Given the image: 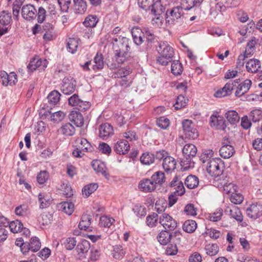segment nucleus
I'll return each mask as SVG.
<instances>
[{"label":"nucleus","instance_id":"obj_1","mask_svg":"<svg viewBox=\"0 0 262 262\" xmlns=\"http://www.w3.org/2000/svg\"><path fill=\"white\" fill-rule=\"evenodd\" d=\"M112 42L116 61L119 64L123 63L128 57L131 41L126 37L119 36L113 38Z\"/></svg>","mask_w":262,"mask_h":262},{"label":"nucleus","instance_id":"obj_2","mask_svg":"<svg viewBox=\"0 0 262 262\" xmlns=\"http://www.w3.org/2000/svg\"><path fill=\"white\" fill-rule=\"evenodd\" d=\"M157 50L159 54L157 59L158 63L161 65L166 66L171 61L174 55V51L173 48L167 42H159Z\"/></svg>","mask_w":262,"mask_h":262},{"label":"nucleus","instance_id":"obj_3","mask_svg":"<svg viewBox=\"0 0 262 262\" xmlns=\"http://www.w3.org/2000/svg\"><path fill=\"white\" fill-rule=\"evenodd\" d=\"M75 149L73 151V155L76 158H82L83 152H92L94 147L85 138L78 137L74 142Z\"/></svg>","mask_w":262,"mask_h":262},{"label":"nucleus","instance_id":"obj_4","mask_svg":"<svg viewBox=\"0 0 262 262\" xmlns=\"http://www.w3.org/2000/svg\"><path fill=\"white\" fill-rule=\"evenodd\" d=\"M223 163L220 158L211 159L208 163L207 171L212 177H218L223 172Z\"/></svg>","mask_w":262,"mask_h":262},{"label":"nucleus","instance_id":"obj_5","mask_svg":"<svg viewBox=\"0 0 262 262\" xmlns=\"http://www.w3.org/2000/svg\"><path fill=\"white\" fill-rule=\"evenodd\" d=\"M159 223L167 230H173L178 225L177 221L171 215L163 213L159 216Z\"/></svg>","mask_w":262,"mask_h":262},{"label":"nucleus","instance_id":"obj_6","mask_svg":"<svg viewBox=\"0 0 262 262\" xmlns=\"http://www.w3.org/2000/svg\"><path fill=\"white\" fill-rule=\"evenodd\" d=\"M183 8L178 6L168 10L166 13V21L169 24H173L181 18Z\"/></svg>","mask_w":262,"mask_h":262},{"label":"nucleus","instance_id":"obj_7","mask_svg":"<svg viewBox=\"0 0 262 262\" xmlns=\"http://www.w3.org/2000/svg\"><path fill=\"white\" fill-rule=\"evenodd\" d=\"M21 13L24 19L30 21L36 17L37 10L34 5L30 4H26L22 7Z\"/></svg>","mask_w":262,"mask_h":262},{"label":"nucleus","instance_id":"obj_8","mask_svg":"<svg viewBox=\"0 0 262 262\" xmlns=\"http://www.w3.org/2000/svg\"><path fill=\"white\" fill-rule=\"evenodd\" d=\"M210 123L211 126L219 130H224L226 127L224 117L219 115L218 113H215L210 116Z\"/></svg>","mask_w":262,"mask_h":262},{"label":"nucleus","instance_id":"obj_9","mask_svg":"<svg viewBox=\"0 0 262 262\" xmlns=\"http://www.w3.org/2000/svg\"><path fill=\"white\" fill-rule=\"evenodd\" d=\"M183 130L186 137L194 139L198 136V133L194 128L192 122L190 120H185L182 122Z\"/></svg>","mask_w":262,"mask_h":262},{"label":"nucleus","instance_id":"obj_10","mask_svg":"<svg viewBox=\"0 0 262 262\" xmlns=\"http://www.w3.org/2000/svg\"><path fill=\"white\" fill-rule=\"evenodd\" d=\"M246 213L248 217L256 219L262 216V204L260 203L252 204L246 209Z\"/></svg>","mask_w":262,"mask_h":262},{"label":"nucleus","instance_id":"obj_11","mask_svg":"<svg viewBox=\"0 0 262 262\" xmlns=\"http://www.w3.org/2000/svg\"><path fill=\"white\" fill-rule=\"evenodd\" d=\"M16 77L17 75L14 72L8 74L4 71H0V81L4 86L15 84L17 81Z\"/></svg>","mask_w":262,"mask_h":262},{"label":"nucleus","instance_id":"obj_12","mask_svg":"<svg viewBox=\"0 0 262 262\" xmlns=\"http://www.w3.org/2000/svg\"><path fill=\"white\" fill-rule=\"evenodd\" d=\"M76 82L73 78H64L62 81L61 90L66 95H70L75 91Z\"/></svg>","mask_w":262,"mask_h":262},{"label":"nucleus","instance_id":"obj_13","mask_svg":"<svg viewBox=\"0 0 262 262\" xmlns=\"http://www.w3.org/2000/svg\"><path fill=\"white\" fill-rule=\"evenodd\" d=\"M197 148L192 144H187L183 148V154L187 162H190L191 159L195 156Z\"/></svg>","mask_w":262,"mask_h":262},{"label":"nucleus","instance_id":"obj_14","mask_svg":"<svg viewBox=\"0 0 262 262\" xmlns=\"http://www.w3.org/2000/svg\"><path fill=\"white\" fill-rule=\"evenodd\" d=\"M227 141L224 140L223 145L219 150L220 156L224 159H229L231 157L235 152L234 147L227 144Z\"/></svg>","mask_w":262,"mask_h":262},{"label":"nucleus","instance_id":"obj_15","mask_svg":"<svg viewBox=\"0 0 262 262\" xmlns=\"http://www.w3.org/2000/svg\"><path fill=\"white\" fill-rule=\"evenodd\" d=\"M99 137L103 140L106 139L114 134L112 126L107 123L102 124L99 128Z\"/></svg>","mask_w":262,"mask_h":262},{"label":"nucleus","instance_id":"obj_16","mask_svg":"<svg viewBox=\"0 0 262 262\" xmlns=\"http://www.w3.org/2000/svg\"><path fill=\"white\" fill-rule=\"evenodd\" d=\"M139 188L145 192H150L154 191L156 187L151 179H144L139 183Z\"/></svg>","mask_w":262,"mask_h":262},{"label":"nucleus","instance_id":"obj_17","mask_svg":"<svg viewBox=\"0 0 262 262\" xmlns=\"http://www.w3.org/2000/svg\"><path fill=\"white\" fill-rule=\"evenodd\" d=\"M48 61L47 60H41L38 57H35L29 63L27 68L31 71H33L37 68L41 67L42 69H45L47 67Z\"/></svg>","mask_w":262,"mask_h":262},{"label":"nucleus","instance_id":"obj_18","mask_svg":"<svg viewBox=\"0 0 262 262\" xmlns=\"http://www.w3.org/2000/svg\"><path fill=\"white\" fill-rule=\"evenodd\" d=\"M130 148L128 141L121 140L115 143L114 149L116 153L119 155L126 154Z\"/></svg>","mask_w":262,"mask_h":262},{"label":"nucleus","instance_id":"obj_19","mask_svg":"<svg viewBox=\"0 0 262 262\" xmlns=\"http://www.w3.org/2000/svg\"><path fill=\"white\" fill-rule=\"evenodd\" d=\"M261 67L260 61L257 59H250L246 63V69L248 72L256 73Z\"/></svg>","mask_w":262,"mask_h":262},{"label":"nucleus","instance_id":"obj_20","mask_svg":"<svg viewBox=\"0 0 262 262\" xmlns=\"http://www.w3.org/2000/svg\"><path fill=\"white\" fill-rule=\"evenodd\" d=\"M176 165L177 162L172 157L168 156L164 158L162 166L164 170L167 172H170L174 170Z\"/></svg>","mask_w":262,"mask_h":262},{"label":"nucleus","instance_id":"obj_21","mask_svg":"<svg viewBox=\"0 0 262 262\" xmlns=\"http://www.w3.org/2000/svg\"><path fill=\"white\" fill-rule=\"evenodd\" d=\"M233 87V83L229 82L223 88L217 91L214 93V96L215 97L221 98L229 95L231 94Z\"/></svg>","mask_w":262,"mask_h":262},{"label":"nucleus","instance_id":"obj_22","mask_svg":"<svg viewBox=\"0 0 262 262\" xmlns=\"http://www.w3.org/2000/svg\"><path fill=\"white\" fill-rule=\"evenodd\" d=\"M225 212L231 217L237 221L241 222L243 220L242 214L239 208L235 206L231 205V206H228L225 210Z\"/></svg>","mask_w":262,"mask_h":262},{"label":"nucleus","instance_id":"obj_23","mask_svg":"<svg viewBox=\"0 0 262 262\" xmlns=\"http://www.w3.org/2000/svg\"><path fill=\"white\" fill-rule=\"evenodd\" d=\"M90 249V244L85 239L82 240L80 243H78L76 247L77 253L80 257H85V254Z\"/></svg>","mask_w":262,"mask_h":262},{"label":"nucleus","instance_id":"obj_24","mask_svg":"<svg viewBox=\"0 0 262 262\" xmlns=\"http://www.w3.org/2000/svg\"><path fill=\"white\" fill-rule=\"evenodd\" d=\"M252 82L249 79L245 80L243 83L239 84L237 87L235 95L236 97H241L246 93L251 86Z\"/></svg>","mask_w":262,"mask_h":262},{"label":"nucleus","instance_id":"obj_25","mask_svg":"<svg viewBox=\"0 0 262 262\" xmlns=\"http://www.w3.org/2000/svg\"><path fill=\"white\" fill-rule=\"evenodd\" d=\"M69 119L77 127H81L84 124L83 117L79 112L72 111L69 114Z\"/></svg>","mask_w":262,"mask_h":262},{"label":"nucleus","instance_id":"obj_26","mask_svg":"<svg viewBox=\"0 0 262 262\" xmlns=\"http://www.w3.org/2000/svg\"><path fill=\"white\" fill-rule=\"evenodd\" d=\"M92 166L95 171L101 173L106 178H108L106 168L104 163L98 160L93 161L92 163Z\"/></svg>","mask_w":262,"mask_h":262},{"label":"nucleus","instance_id":"obj_27","mask_svg":"<svg viewBox=\"0 0 262 262\" xmlns=\"http://www.w3.org/2000/svg\"><path fill=\"white\" fill-rule=\"evenodd\" d=\"M172 237L171 234L166 230H163L157 236L158 242L163 245H167Z\"/></svg>","mask_w":262,"mask_h":262},{"label":"nucleus","instance_id":"obj_28","mask_svg":"<svg viewBox=\"0 0 262 262\" xmlns=\"http://www.w3.org/2000/svg\"><path fill=\"white\" fill-rule=\"evenodd\" d=\"M104 65L102 55L97 53L94 59V64L92 67V69L95 71L101 70L103 68Z\"/></svg>","mask_w":262,"mask_h":262},{"label":"nucleus","instance_id":"obj_29","mask_svg":"<svg viewBox=\"0 0 262 262\" xmlns=\"http://www.w3.org/2000/svg\"><path fill=\"white\" fill-rule=\"evenodd\" d=\"M134 41L135 44L139 46L142 43L143 32L138 28H134L132 31Z\"/></svg>","mask_w":262,"mask_h":262},{"label":"nucleus","instance_id":"obj_30","mask_svg":"<svg viewBox=\"0 0 262 262\" xmlns=\"http://www.w3.org/2000/svg\"><path fill=\"white\" fill-rule=\"evenodd\" d=\"M199 183L198 178L194 175H189L185 179V184L189 189H194Z\"/></svg>","mask_w":262,"mask_h":262},{"label":"nucleus","instance_id":"obj_31","mask_svg":"<svg viewBox=\"0 0 262 262\" xmlns=\"http://www.w3.org/2000/svg\"><path fill=\"white\" fill-rule=\"evenodd\" d=\"M126 253L125 250L121 245H115L113 247L112 254L115 259H121Z\"/></svg>","mask_w":262,"mask_h":262},{"label":"nucleus","instance_id":"obj_32","mask_svg":"<svg viewBox=\"0 0 262 262\" xmlns=\"http://www.w3.org/2000/svg\"><path fill=\"white\" fill-rule=\"evenodd\" d=\"M91 221L92 217L90 215L83 214L79 224V228L81 230H87L91 225Z\"/></svg>","mask_w":262,"mask_h":262},{"label":"nucleus","instance_id":"obj_33","mask_svg":"<svg viewBox=\"0 0 262 262\" xmlns=\"http://www.w3.org/2000/svg\"><path fill=\"white\" fill-rule=\"evenodd\" d=\"M79 39L78 38H70L67 40L68 51L72 54L75 53L79 46Z\"/></svg>","mask_w":262,"mask_h":262},{"label":"nucleus","instance_id":"obj_34","mask_svg":"<svg viewBox=\"0 0 262 262\" xmlns=\"http://www.w3.org/2000/svg\"><path fill=\"white\" fill-rule=\"evenodd\" d=\"M53 219L52 214L49 212L44 211L37 218V220L43 225H48Z\"/></svg>","mask_w":262,"mask_h":262},{"label":"nucleus","instance_id":"obj_35","mask_svg":"<svg viewBox=\"0 0 262 262\" xmlns=\"http://www.w3.org/2000/svg\"><path fill=\"white\" fill-rule=\"evenodd\" d=\"M12 21L11 13L7 11H3L0 13V25L8 26Z\"/></svg>","mask_w":262,"mask_h":262},{"label":"nucleus","instance_id":"obj_36","mask_svg":"<svg viewBox=\"0 0 262 262\" xmlns=\"http://www.w3.org/2000/svg\"><path fill=\"white\" fill-rule=\"evenodd\" d=\"M151 180L155 183L156 187L157 184L162 185L165 181L164 173L162 171L156 172L151 177Z\"/></svg>","mask_w":262,"mask_h":262},{"label":"nucleus","instance_id":"obj_37","mask_svg":"<svg viewBox=\"0 0 262 262\" xmlns=\"http://www.w3.org/2000/svg\"><path fill=\"white\" fill-rule=\"evenodd\" d=\"M182 227L184 231L187 233H192L196 230L197 224L194 221L188 220L184 223Z\"/></svg>","mask_w":262,"mask_h":262},{"label":"nucleus","instance_id":"obj_38","mask_svg":"<svg viewBox=\"0 0 262 262\" xmlns=\"http://www.w3.org/2000/svg\"><path fill=\"white\" fill-rule=\"evenodd\" d=\"M256 43V41L255 38L252 39L247 43L246 49L243 53V54H245L247 58L253 55L255 52V46Z\"/></svg>","mask_w":262,"mask_h":262},{"label":"nucleus","instance_id":"obj_39","mask_svg":"<svg viewBox=\"0 0 262 262\" xmlns=\"http://www.w3.org/2000/svg\"><path fill=\"white\" fill-rule=\"evenodd\" d=\"M225 117L229 123L235 124L238 122L239 117L238 113L234 111H229L225 114Z\"/></svg>","mask_w":262,"mask_h":262},{"label":"nucleus","instance_id":"obj_40","mask_svg":"<svg viewBox=\"0 0 262 262\" xmlns=\"http://www.w3.org/2000/svg\"><path fill=\"white\" fill-rule=\"evenodd\" d=\"M98 185L97 183H91L84 187L82 189V194L88 198L91 194L97 190Z\"/></svg>","mask_w":262,"mask_h":262},{"label":"nucleus","instance_id":"obj_41","mask_svg":"<svg viewBox=\"0 0 262 262\" xmlns=\"http://www.w3.org/2000/svg\"><path fill=\"white\" fill-rule=\"evenodd\" d=\"M9 227L10 231L14 233L19 232L23 229V225L19 220L11 222L9 224Z\"/></svg>","mask_w":262,"mask_h":262},{"label":"nucleus","instance_id":"obj_42","mask_svg":"<svg viewBox=\"0 0 262 262\" xmlns=\"http://www.w3.org/2000/svg\"><path fill=\"white\" fill-rule=\"evenodd\" d=\"M60 209L65 213L71 215L74 210V205L72 202H64L60 204Z\"/></svg>","mask_w":262,"mask_h":262},{"label":"nucleus","instance_id":"obj_43","mask_svg":"<svg viewBox=\"0 0 262 262\" xmlns=\"http://www.w3.org/2000/svg\"><path fill=\"white\" fill-rule=\"evenodd\" d=\"M151 11L155 15H160L163 11L164 8L161 4V2L157 0L154 3H152Z\"/></svg>","mask_w":262,"mask_h":262},{"label":"nucleus","instance_id":"obj_44","mask_svg":"<svg viewBox=\"0 0 262 262\" xmlns=\"http://www.w3.org/2000/svg\"><path fill=\"white\" fill-rule=\"evenodd\" d=\"M155 160L154 155L149 152H145L142 154L140 158L141 162L144 165H150L154 163Z\"/></svg>","mask_w":262,"mask_h":262},{"label":"nucleus","instance_id":"obj_45","mask_svg":"<svg viewBox=\"0 0 262 262\" xmlns=\"http://www.w3.org/2000/svg\"><path fill=\"white\" fill-rule=\"evenodd\" d=\"M60 94L57 91H53L48 96V102L52 105L56 104L60 100Z\"/></svg>","mask_w":262,"mask_h":262},{"label":"nucleus","instance_id":"obj_46","mask_svg":"<svg viewBox=\"0 0 262 262\" xmlns=\"http://www.w3.org/2000/svg\"><path fill=\"white\" fill-rule=\"evenodd\" d=\"M60 132L65 136H72L75 133V128L71 123H68L62 126Z\"/></svg>","mask_w":262,"mask_h":262},{"label":"nucleus","instance_id":"obj_47","mask_svg":"<svg viewBox=\"0 0 262 262\" xmlns=\"http://www.w3.org/2000/svg\"><path fill=\"white\" fill-rule=\"evenodd\" d=\"M98 21V18L97 16L89 15L85 18L83 24L85 27L93 28L96 26Z\"/></svg>","mask_w":262,"mask_h":262},{"label":"nucleus","instance_id":"obj_48","mask_svg":"<svg viewBox=\"0 0 262 262\" xmlns=\"http://www.w3.org/2000/svg\"><path fill=\"white\" fill-rule=\"evenodd\" d=\"M132 73V70L128 68H122L119 69L117 72H115L113 75L115 78H121L126 77Z\"/></svg>","mask_w":262,"mask_h":262},{"label":"nucleus","instance_id":"obj_49","mask_svg":"<svg viewBox=\"0 0 262 262\" xmlns=\"http://www.w3.org/2000/svg\"><path fill=\"white\" fill-rule=\"evenodd\" d=\"M171 70L174 75H180L183 72L182 64L178 60L173 61L171 63Z\"/></svg>","mask_w":262,"mask_h":262},{"label":"nucleus","instance_id":"obj_50","mask_svg":"<svg viewBox=\"0 0 262 262\" xmlns=\"http://www.w3.org/2000/svg\"><path fill=\"white\" fill-rule=\"evenodd\" d=\"M219 246L216 244H209L205 246V250L207 254L214 256L219 252Z\"/></svg>","mask_w":262,"mask_h":262},{"label":"nucleus","instance_id":"obj_51","mask_svg":"<svg viewBox=\"0 0 262 262\" xmlns=\"http://www.w3.org/2000/svg\"><path fill=\"white\" fill-rule=\"evenodd\" d=\"M223 212L222 208H217L213 213L209 214L208 219L210 221L217 222L221 219L223 215Z\"/></svg>","mask_w":262,"mask_h":262},{"label":"nucleus","instance_id":"obj_52","mask_svg":"<svg viewBox=\"0 0 262 262\" xmlns=\"http://www.w3.org/2000/svg\"><path fill=\"white\" fill-rule=\"evenodd\" d=\"M115 220L107 216H102L100 217L99 225L101 227L110 228Z\"/></svg>","mask_w":262,"mask_h":262},{"label":"nucleus","instance_id":"obj_53","mask_svg":"<svg viewBox=\"0 0 262 262\" xmlns=\"http://www.w3.org/2000/svg\"><path fill=\"white\" fill-rule=\"evenodd\" d=\"M29 244L31 247V251L33 252L37 251L41 247L40 242L37 237H32Z\"/></svg>","mask_w":262,"mask_h":262},{"label":"nucleus","instance_id":"obj_54","mask_svg":"<svg viewBox=\"0 0 262 262\" xmlns=\"http://www.w3.org/2000/svg\"><path fill=\"white\" fill-rule=\"evenodd\" d=\"M158 221H159V217L156 213H152L146 217L147 225L150 227L155 226Z\"/></svg>","mask_w":262,"mask_h":262},{"label":"nucleus","instance_id":"obj_55","mask_svg":"<svg viewBox=\"0 0 262 262\" xmlns=\"http://www.w3.org/2000/svg\"><path fill=\"white\" fill-rule=\"evenodd\" d=\"M75 8L77 13L79 14H83L85 13L87 9L86 3L84 0L78 1V2H75Z\"/></svg>","mask_w":262,"mask_h":262},{"label":"nucleus","instance_id":"obj_56","mask_svg":"<svg viewBox=\"0 0 262 262\" xmlns=\"http://www.w3.org/2000/svg\"><path fill=\"white\" fill-rule=\"evenodd\" d=\"M187 99L184 96L180 95L178 96L173 106L176 110H179L186 106Z\"/></svg>","mask_w":262,"mask_h":262},{"label":"nucleus","instance_id":"obj_57","mask_svg":"<svg viewBox=\"0 0 262 262\" xmlns=\"http://www.w3.org/2000/svg\"><path fill=\"white\" fill-rule=\"evenodd\" d=\"M66 114L62 111H57L52 113L50 116L51 121L54 122H59L64 118Z\"/></svg>","mask_w":262,"mask_h":262},{"label":"nucleus","instance_id":"obj_58","mask_svg":"<svg viewBox=\"0 0 262 262\" xmlns=\"http://www.w3.org/2000/svg\"><path fill=\"white\" fill-rule=\"evenodd\" d=\"M250 117L254 122H258L262 119V111L260 109H255L252 111Z\"/></svg>","mask_w":262,"mask_h":262},{"label":"nucleus","instance_id":"obj_59","mask_svg":"<svg viewBox=\"0 0 262 262\" xmlns=\"http://www.w3.org/2000/svg\"><path fill=\"white\" fill-rule=\"evenodd\" d=\"M203 0H183V2L185 3L187 6L183 7L185 10H190L194 7H199Z\"/></svg>","mask_w":262,"mask_h":262},{"label":"nucleus","instance_id":"obj_60","mask_svg":"<svg viewBox=\"0 0 262 262\" xmlns=\"http://www.w3.org/2000/svg\"><path fill=\"white\" fill-rule=\"evenodd\" d=\"M21 3V0H16L13 4L12 12L13 17L16 19L18 18Z\"/></svg>","mask_w":262,"mask_h":262},{"label":"nucleus","instance_id":"obj_61","mask_svg":"<svg viewBox=\"0 0 262 262\" xmlns=\"http://www.w3.org/2000/svg\"><path fill=\"white\" fill-rule=\"evenodd\" d=\"M133 211L139 217L145 216L146 214V208L140 205H135L133 208Z\"/></svg>","mask_w":262,"mask_h":262},{"label":"nucleus","instance_id":"obj_62","mask_svg":"<svg viewBox=\"0 0 262 262\" xmlns=\"http://www.w3.org/2000/svg\"><path fill=\"white\" fill-rule=\"evenodd\" d=\"M38 198L41 208H46L51 204V201L49 199L46 198L45 195L42 193H39Z\"/></svg>","mask_w":262,"mask_h":262},{"label":"nucleus","instance_id":"obj_63","mask_svg":"<svg viewBox=\"0 0 262 262\" xmlns=\"http://www.w3.org/2000/svg\"><path fill=\"white\" fill-rule=\"evenodd\" d=\"M157 125L162 129H166L169 126L170 121L168 119L165 117H161L157 120Z\"/></svg>","mask_w":262,"mask_h":262},{"label":"nucleus","instance_id":"obj_64","mask_svg":"<svg viewBox=\"0 0 262 262\" xmlns=\"http://www.w3.org/2000/svg\"><path fill=\"white\" fill-rule=\"evenodd\" d=\"M36 16L38 23L41 24L45 21L46 17V11L42 7H39Z\"/></svg>","mask_w":262,"mask_h":262}]
</instances>
